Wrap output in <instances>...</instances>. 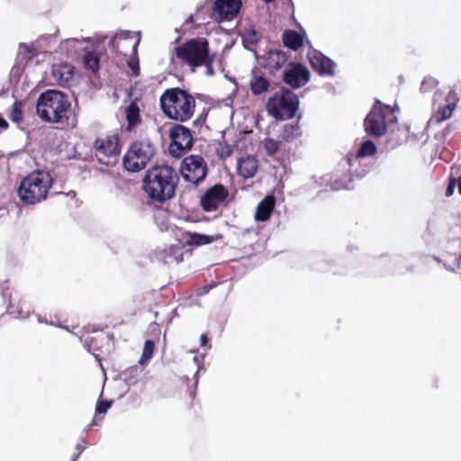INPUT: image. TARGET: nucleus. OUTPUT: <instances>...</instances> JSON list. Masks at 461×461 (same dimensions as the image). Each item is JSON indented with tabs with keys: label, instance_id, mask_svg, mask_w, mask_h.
<instances>
[{
	"label": "nucleus",
	"instance_id": "30",
	"mask_svg": "<svg viewBox=\"0 0 461 461\" xmlns=\"http://www.w3.org/2000/svg\"><path fill=\"white\" fill-rule=\"evenodd\" d=\"M282 143L283 141L281 140H276L272 138H266L263 141V146L268 156H274L281 149Z\"/></svg>",
	"mask_w": 461,
	"mask_h": 461
},
{
	"label": "nucleus",
	"instance_id": "2",
	"mask_svg": "<svg viewBox=\"0 0 461 461\" xmlns=\"http://www.w3.org/2000/svg\"><path fill=\"white\" fill-rule=\"evenodd\" d=\"M177 171L168 165H154L142 178V190L153 203H164L176 195Z\"/></svg>",
	"mask_w": 461,
	"mask_h": 461
},
{
	"label": "nucleus",
	"instance_id": "16",
	"mask_svg": "<svg viewBox=\"0 0 461 461\" xmlns=\"http://www.w3.org/2000/svg\"><path fill=\"white\" fill-rule=\"evenodd\" d=\"M286 61L287 56L285 52L279 50H270L264 58L263 67L269 74L275 75L285 65Z\"/></svg>",
	"mask_w": 461,
	"mask_h": 461
},
{
	"label": "nucleus",
	"instance_id": "19",
	"mask_svg": "<svg viewBox=\"0 0 461 461\" xmlns=\"http://www.w3.org/2000/svg\"><path fill=\"white\" fill-rule=\"evenodd\" d=\"M258 160L253 156H247L246 158H242L238 161V173L244 179L253 177L258 172Z\"/></svg>",
	"mask_w": 461,
	"mask_h": 461
},
{
	"label": "nucleus",
	"instance_id": "44",
	"mask_svg": "<svg viewBox=\"0 0 461 461\" xmlns=\"http://www.w3.org/2000/svg\"><path fill=\"white\" fill-rule=\"evenodd\" d=\"M207 68L209 74H212V67L211 68Z\"/></svg>",
	"mask_w": 461,
	"mask_h": 461
},
{
	"label": "nucleus",
	"instance_id": "8",
	"mask_svg": "<svg viewBox=\"0 0 461 461\" xmlns=\"http://www.w3.org/2000/svg\"><path fill=\"white\" fill-rule=\"evenodd\" d=\"M389 116L393 117L391 121L395 120L394 109L375 100L364 122L366 134L375 138L384 136L387 131L386 120Z\"/></svg>",
	"mask_w": 461,
	"mask_h": 461
},
{
	"label": "nucleus",
	"instance_id": "27",
	"mask_svg": "<svg viewBox=\"0 0 461 461\" xmlns=\"http://www.w3.org/2000/svg\"><path fill=\"white\" fill-rule=\"evenodd\" d=\"M456 108L454 102L448 103L447 104L439 107L432 115L431 121L440 123L452 116L453 111Z\"/></svg>",
	"mask_w": 461,
	"mask_h": 461
},
{
	"label": "nucleus",
	"instance_id": "21",
	"mask_svg": "<svg viewBox=\"0 0 461 461\" xmlns=\"http://www.w3.org/2000/svg\"><path fill=\"white\" fill-rule=\"evenodd\" d=\"M52 76L60 86H68L73 77V68L67 64L53 65Z\"/></svg>",
	"mask_w": 461,
	"mask_h": 461
},
{
	"label": "nucleus",
	"instance_id": "12",
	"mask_svg": "<svg viewBox=\"0 0 461 461\" xmlns=\"http://www.w3.org/2000/svg\"><path fill=\"white\" fill-rule=\"evenodd\" d=\"M283 81L292 88L297 89L310 81V72L303 64L291 62L284 71Z\"/></svg>",
	"mask_w": 461,
	"mask_h": 461
},
{
	"label": "nucleus",
	"instance_id": "24",
	"mask_svg": "<svg viewBox=\"0 0 461 461\" xmlns=\"http://www.w3.org/2000/svg\"><path fill=\"white\" fill-rule=\"evenodd\" d=\"M301 135L300 126L298 123L285 124L280 139L283 142H292Z\"/></svg>",
	"mask_w": 461,
	"mask_h": 461
},
{
	"label": "nucleus",
	"instance_id": "34",
	"mask_svg": "<svg viewBox=\"0 0 461 461\" xmlns=\"http://www.w3.org/2000/svg\"><path fill=\"white\" fill-rule=\"evenodd\" d=\"M155 348V343L151 339H147L144 343L141 360H149L152 357Z\"/></svg>",
	"mask_w": 461,
	"mask_h": 461
},
{
	"label": "nucleus",
	"instance_id": "11",
	"mask_svg": "<svg viewBox=\"0 0 461 461\" xmlns=\"http://www.w3.org/2000/svg\"><path fill=\"white\" fill-rule=\"evenodd\" d=\"M181 173L185 181L197 185L207 176V165L202 156L191 155L183 160Z\"/></svg>",
	"mask_w": 461,
	"mask_h": 461
},
{
	"label": "nucleus",
	"instance_id": "9",
	"mask_svg": "<svg viewBox=\"0 0 461 461\" xmlns=\"http://www.w3.org/2000/svg\"><path fill=\"white\" fill-rule=\"evenodd\" d=\"M230 193L222 184H215L209 187L200 199V206L205 212H214L218 217L221 207L225 205Z\"/></svg>",
	"mask_w": 461,
	"mask_h": 461
},
{
	"label": "nucleus",
	"instance_id": "46",
	"mask_svg": "<svg viewBox=\"0 0 461 461\" xmlns=\"http://www.w3.org/2000/svg\"><path fill=\"white\" fill-rule=\"evenodd\" d=\"M137 44L138 42H136L134 45H133V51L136 52V47H137Z\"/></svg>",
	"mask_w": 461,
	"mask_h": 461
},
{
	"label": "nucleus",
	"instance_id": "47",
	"mask_svg": "<svg viewBox=\"0 0 461 461\" xmlns=\"http://www.w3.org/2000/svg\"><path fill=\"white\" fill-rule=\"evenodd\" d=\"M251 34L253 38H256V32L253 31Z\"/></svg>",
	"mask_w": 461,
	"mask_h": 461
},
{
	"label": "nucleus",
	"instance_id": "28",
	"mask_svg": "<svg viewBox=\"0 0 461 461\" xmlns=\"http://www.w3.org/2000/svg\"><path fill=\"white\" fill-rule=\"evenodd\" d=\"M23 104L22 101H15L8 113L9 119L15 123H21L23 121Z\"/></svg>",
	"mask_w": 461,
	"mask_h": 461
},
{
	"label": "nucleus",
	"instance_id": "23",
	"mask_svg": "<svg viewBox=\"0 0 461 461\" xmlns=\"http://www.w3.org/2000/svg\"><path fill=\"white\" fill-rule=\"evenodd\" d=\"M184 237L185 238V244L188 246H202L212 243L215 241L218 238H221V235L218 237L209 236L205 234H200L196 232H190L186 231L184 233Z\"/></svg>",
	"mask_w": 461,
	"mask_h": 461
},
{
	"label": "nucleus",
	"instance_id": "17",
	"mask_svg": "<svg viewBox=\"0 0 461 461\" xmlns=\"http://www.w3.org/2000/svg\"><path fill=\"white\" fill-rule=\"evenodd\" d=\"M159 258L167 265L179 264L184 260V246L171 245L159 253Z\"/></svg>",
	"mask_w": 461,
	"mask_h": 461
},
{
	"label": "nucleus",
	"instance_id": "13",
	"mask_svg": "<svg viewBox=\"0 0 461 461\" xmlns=\"http://www.w3.org/2000/svg\"><path fill=\"white\" fill-rule=\"evenodd\" d=\"M93 147L97 157L117 158L121 152L119 137L117 134L97 138L95 140Z\"/></svg>",
	"mask_w": 461,
	"mask_h": 461
},
{
	"label": "nucleus",
	"instance_id": "48",
	"mask_svg": "<svg viewBox=\"0 0 461 461\" xmlns=\"http://www.w3.org/2000/svg\"><path fill=\"white\" fill-rule=\"evenodd\" d=\"M253 41H255V42H256V41H257V39H255V40H252V39H251V40H250V42H253Z\"/></svg>",
	"mask_w": 461,
	"mask_h": 461
},
{
	"label": "nucleus",
	"instance_id": "18",
	"mask_svg": "<svg viewBox=\"0 0 461 461\" xmlns=\"http://www.w3.org/2000/svg\"><path fill=\"white\" fill-rule=\"evenodd\" d=\"M271 87L270 80L262 73L254 72L249 80V89L253 95H261L269 91Z\"/></svg>",
	"mask_w": 461,
	"mask_h": 461
},
{
	"label": "nucleus",
	"instance_id": "32",
	"mask_svg": "<svg viewBox=\"0 0 461 461\" xmlns=\"http://www.w3.org/2000/svg\"><path fill=\"white\" fill-rule=\"evenodd\" d=\"M438 86V81L430 76L426 77L420 84V92L423 94L430 93Z\"/></svg>",
	"mask_w": 461,
	"mask_h": 461
},
{
	"label": "nucleus",
	"instance_id": "20",
	"mask_svg": "<svg viewBox=\"0 0 461 461\" xmlns=\"http://www.w3.org/2000/svg\"><path fill=\"white\" fill-rule=\"evenodd\" d=\"M276 205V198L274 195H267L257 206L255 219L258 221H267Z\"/></svg>",
	"mask_w": 461,
	"mask_h": 461
},
{
	"label": "nucleus",
	"instance_id": "6",
	"mask_svg": "<svg viewBox=\"0 0 461 461\" xmlns=\"http://www.w3.org/2000/svg\"><path fill=\"white\" fill-rule=\"evenodd\" d=\"M299 107L298 96L290 89H282L267 102V110L276 120L285 121L295 116Z\"/></svg>",
	"mask_w": 461,
	"mask_h": 461
},
{
	"label": "nucleus",
	"instance_id": "40",
	"mask_svg": "<svg viewBox=\"0 0 461 461\" xmlns=\"http://www.w3.org/2000/svg\"><path fill=\"white\" fill-rule=\"evenodd\" d=\"M8 128V122L0 116V129L6 130Z\"/></svg>",
	"mask_w": 461,
	"mask_h": 461
},
{
	"label": "nucleus",
	"instance_id": "41",
	"mask_svg": "<svg viewBox=\"0 0 461 461\" xmlns=\"http://www.w3.org/2000/svg\"><path fill=\"white\" fill-rule=\"evenodd\" d=\"M201 346L204 347L208 343L209 339L206 334H202L200 337Z\"/></svg>",
	"mask_w": 461,
	"mask_h": 461
},
{
	"label": "nucleus",
	"instance_id": "38",
	"mask_svg": "<svg viewBox=\"0 0 461 461\" xmlns=\"http://www.w3.org/2000/svg\"><path fill=\"white\" fill-rule=\"evenodd\" d=\"M182 382H183V384L186 383L188 395H189L190 399L192 401H194V399L195 397V390L194 389L192 390L191 387L189 386V384H188L189 379L187 377H185L182 379Z\"/></svg>",
	"mask_w": 461,
	"mask_h": 461
},
{
	"label": "nucleus",
	"instance_id": "29",
	"mask_svg": "<svg viewBox=\"0 0 461 461\" xmlns=\"http://www.w3.org/2000/svg\"><path fill=\"white\" fill-rule=\"evenodd\" d=\"M376 145L372 140H366L361 144L357 153V157L365 158L374 156L376 153Z\"/></svg>",
	"mask_w": 461,
	"mask_h": 461
},
{
	"label": "nucleus",
	"instance_id": "25",
	"mask_svg": "<svg viewBox=\"0 0 461 461\" xmlns=\"http://www.w3.org/2000/svg\"><path fill=\"white\" fill-rule=\"evenodd\" d=\"M125 112L128 129L131 130L140 122V108L136 103L131 102Z\"/></svg>",
	"mask_w": 461,
	"mask_h": 461
},
{
	"label": "nucleus",
	"instance_id": "36",
	"mask_svg": "<svg viewBox=\"0 0 461 461\" xmlns=\"http://www.w3.org/2000/svg\"><path fill=\"white\" fill-rule=\"evenodd\" d=\"M217 152L221 158H228L231 155L232 149H230V146L226 145L223 148H221V151L220 149H217Z\"/></svg>",
	"mask_w": 461,
	"mask_h": 461
},
{
	"label": "nucleus",
	"instance_id": "10",
	"mask_svg": "<svg viewBox=\"0 0 461 461\" xmlns=\"http://www.w3.org/2000/svg\"><path fill=\"white\" fill-rule=\"evenodd\" d=\"M169 153L175 158L182 157L193 146L191 131L181 124H176L169 131Z\"/></svg>",
	"mask_w": 461,
	"mask_h": 461
},
{
	"label": "nucleus",
	"instance_id": "35",
	"mask_svg": "<svg viewBox=\"0 0 461 461\" xmlns=\"http://www.w3.org/2000/svg\"><path fill=\"white\" fill-rule=\"evenodd\" d=\"M111 407V402L108 401H98L95 407V412L102 414L105 413Z\"/></svg>",
	"mask_w": 461,
	"mask_h": 461
},
{
	"label": "nucleus",
	"instance_id": "7",
	"mask_svg": "<svg viewBox=\"0 0 461 461\" xmlns=\"http://www.w3.org/2000/svg\"><path fill=\"white\" fill-rule=\"evenodd\" d=\"M156 154L154 144L149 140H136L131 144L123 156L122 164L130 172H140Z\"/></svg>",
	"mask_w": 461,
	"mask_h": 461
},
{
	"label": "nucleus",
	"instance_id": "26",
	"mask_svg": "<svg viewBox=\"0 0 461 461\" xmlns=\"http://www.w3.org/2000/svg\"><path fill=\"white\" fill-rule=\"evenodd\" d=\"M84 68L93 74L99 70L100 56L96 51H87L83 57Z\"/></svg>",
	"mask_w": 461,
	"mask_h": 461
},
{
	"label": "nucleus",
	"instance_id": "14",
	"mask_svg": "<svg viewBox=\"0 0 461 461\" xmlns=\"http://www.w3.org/2000/svg\"><path fill=\"white\" fill-rule=\"evenodd\" d=\"M313 70L321 76H333L336 64L321 52L313 50L308 54Z\"/></svg>",
	"mask_w": 461,
	"mask_h": 461
},
{
	"label": "nucleus",
	"instance_id": "31",
	"mask_svg": "<svg viewBox=\"0 0 461 461\" xmlns=\"http://www.w3.org/2000/svg\"><path fill=\"white\" fill-rule=\"evenodd\" d=\"M461 170L460 167L453 166L450 168V176L448 178V185L446 190V195L451 196L455 191L456 185H457L456 175Z\"/></svg>",
	"mask_w": 461,
	"mask_h": 461
},
{
	"label": "nucleus",
	"instance_id": "37",
	"mask_svg": "<svg viewBox=\"0 0 461 461\" xmlns=\"http://www.w3.org/2000/svg\"><path fill=\"white\" fill-rule=\"evenodd\" d=\"M129 67L131 68V71H132V75L137 77L139 76L140 74V66H139V63L138 61L134 62V61H130L128 63Z\"/></svg>",
	"mask_w": 461,
	"mask_h": 461
},
{
	"label": "nucleus",
	"instance_id": "39",
	"mask_svg": "<svg viewBox=\"0 0 461 461\" xmlns=\"http://www.w3.org/2000/svg\"><path fill=\"white\" fill-rule=\"evenodd\" d=\"M76 449H77V453L73 455L71 461H77V459L79 457V456L84 451L85 447L83 446H81L80 444H77L76 447Z\"/></svg>",
	"mask_w": 461,
	"mask_h": 461
},
{
	"label": "nucleus",
	"instance_id": "45",
	"mask_svg": "<svg viewBox=\"0 0 461 461\" xmlns=\"http://www.w3.org/2000/svg\"><path fill=\"white\" fill-rule=\"evenodd\" d=\"M265 3L268 4V3H272L274 2L275 0H263Z\"/></svg>",
	"mask_w": 461,
	"mask_h": 461
},
{
	"label": "nucleus",
	"instance_id": "33",
	"mask_svg": "<svg viewBox=\"0 0 461 461\" xmlns=\"http://www.w3.org/2000/svg\"><path fill=\"white\" fill-rule=\"evenodd\" d=\"M20 52L23 56V59L30 61L37 56V51L33 46L26 43H21L19 46Z\"/></svg>",
	"mask_w": 461,
	"mask_h": 461
},
{
	"label": "nucleus",
	"instance_id": "15",
	"mask_svg": "<svg viewBox=\"0 0 461 461\" xmlns=\"http://www.w3.org/2000/svg\"><path fill=\"white\" fill-rule=\"evenodd\" d=\"M241 5V0H216L213 4V11L221 20L230 21L237 16Z\"/></svg>",
	"mask_w": 461,
	"mask_h": 461
},
{
	"label": "nucleus",
	"instance_id": "4",
	"mask_svg": "<svg viewBox=\"0 0 461 461\" xmlns=\"http://www.w3.org/2000/svg\"><path fill=\"white\" fill-rule=\"evenodd\" d=\"M53 181L49 172L34 170L21 180L17 187L18 197L27 205L40 203L47 199Z\"/></svg>",
	"mask_w": 461,
	"mask_h": 461
},
{
	"label": "nucleus",
	"instance_id": "3",
	"mask_svg": "<svg viewBox=\"0 0 461 461\" xmlns=\"http://www.w3.org/2000/svg\"><path fill=\"white\" fill-rule=\"evenodd\" d=\"M160 108L170 120L185 122L189 121L195 111V99L186 90L179 87L166 89L159 98Z\"/></svg>",
	"mask_w": 461,
	"mask_h": 461
},
{
	"label": "nucleus",
	"instance_id": "5",
	"mask_svg": "<svg viewBox=\"0 0 461 461\" xmlns=\"http://www.w3.org/2000/svg\"><path fill=\"white\" fill-rule=\"evenodd\" d=\"M172 60L191 68H212V57L209 53V42L204 38L191 39L174 49Z\"/></svg>",
	"mask_w": 461,
	"mask_h": 461
},
{
	"label": "nucleus",
	"instance_id": "43",
	"mask_svg": "<svg viewBox=\"0 0 461 461\" xmlns=\"http://www.w3.org/2000/svg\"><path fill=\"white\" fill-rule=\"evenodd\" d=\"M99 160L101 161V160H102V158H99ZM101 162H102V163H104V164H105V165H110V163H111L110 161H101Z\"/></svg>",
	"mask_w": 461,
	"mask_h": 461
},
{
	"label": "nucleus",
	"instance_id": "1",
	"mask_svg": "<svg viewBox=\"0 0 461 461\" xmlns=\"http://www.w3.org/2000/svg\"><path fill=\"white\" fill-rule=\"evenodd\" d=\"M36 113L45 122L60 128H75L77 120L68 96L59 90H46L38 97Z\"/></svg>",
	"mask_w": 461,
	"mask_h": 461
},
{
	"label": "nucleus",
	"instance_id": "22",
	"mask_svg": "<svg viewBox=\"0 0 461 461\" xmlns=\"http://www.w3.org/2000/svg\"><path fill=\"white\" fill-rule=\"evenodd\" d=\"M282 41L288 49L298 50L303 46L304 37L294 30H285L282 34Z\"/></svg>",
	"mask_w": 461,
	"mask_h": 461
},
{
	"label": "nucleus",
	"instance_id": "42",
	"mask_svg": "<svg viewBox=\"0 0 461 461\" xmlns=\"http://www.w3.org/2000/svg\"><path fill=\"white\" fill-rule=\"evenodd\" d=\"M456 180H457L458 191L461 194V175H459V173L456 175Z\"/></svg>",
	"mask_w": 461,
	"mask_h": 461
},
{
	"label": "nucleus",
	"instance_id": "49",
	"mask_svg": "<svg viewBox=\"0 0 461 461\" xmlns=\"http://www.w3.org/2000/svg\"><path fill=\"white\" fill-rule=\"evenodd\" d=\"M204 290H205V292H208L207 286H204Z\"/></svg>",
	"mask_w": 461,
	"mask_h": 461
}]
</instances>
